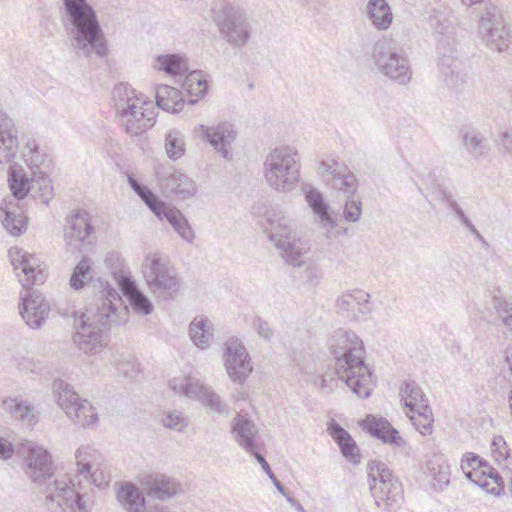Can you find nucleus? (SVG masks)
I'll use <instances>...</instances> for the list:
<instances>
[{
    "mask_svg": "<svg viewBox=\"0 0 512 512\" xmlns=\"http://www.w3.org/2000/svg\"><path fill=\"white\" fill-rule=\"evenodd\" d=\"M17 453L24 458L26 474L42 488L45 506L50 512H86V500L64 478L53 471L50 453L33 441H24Z\"/></svg>",
    "mask_w": 512,
    "mask_h": 512,
    "instance_id": "f257e3e1",
    "label": "nucleus"
},
{
    "mask_svg": "<svg viewBox=\"0 0 512 512\" xmlns=\"http://www.w3.org/2000/svg\"><path fill=\"white\" fill-rule=\"evenodd\" d=\"M101 286L103 290L74 321L73 342L79 350L90 355L101 352L107 345V328L125 323L127 319V307L117 290L107 282Z\"/></svg>",
    "mask_w": 512,
    "mask_h": 512,
    "instance_id": "f03ea898",
    "label": "nucleus"
},
{
    "mask_svg": "<svg viewBox=\"0 0 512 512\" xmlns=\"http://www.w3.org/2000/svg\"><path fill=\"white\" fill-rule=\"evenodd\" d=\"M338 378L359 398H368L374 387L372 373L364 362L362 340L352 331L339 329L329 340Z\"/></svg>",
    "mask_w": 512,
    "mask_h": 512,
    "instance_id": "7ed1b4c3",
    "label": "nucleus"
},
{
    "mask_svg": "<svg viewBox=\"0 0 512 512\" xmlns=\"http://www.w3.org/2000/svg\"><path fill=\"white\" fill-rule=\"evenodd\" d=\"M63 21L78 56L89 58L95 54L102 58L108 54L96 11L87 0H63Z\"/></svg>",
    "mask_w": 512,
    "mask_h": 512,
    "instance_id": "20e7f679",
    "label": "nucleus"
},
{
    "mask_svg": "<svg viewBox=\"0 0 512 512\" xmlns=\"http://www.w3.org/2000/svg\"><path fill=\"white\" fill-rule=\"evenodd\" d=\"M267 221L269 227L266 228V232L275 247L280 250L281 257L292 266H302L310 245L297 233L294 221L280 210L269 213Z\"/></svg>",
    "mask_w": 512,
    "mask_h": 512,
    "instance_id": "39448f33",
    "label": "nucleus"
},
{
    "mask_svg": "<svg viewBox=\"0 0 512 512\" xmlns=\"http://www.w3.org/2000/svg\"><path fill=\"white\" fill-rule=\"evenodd\" d=\"M264 176L268 185L279 192H290L300 181L301 157L290 145L270 150L264 160Z\"/></svg>",
    "mask_w": 512,
    "mask_h": 512,
    "instance_id": "423d86ee",
    "label": "nucleus"
},
{
    "mask_svg": "<svg viewBox=\"0 0 512 512\" xmlns=\"http://www.w3.org/2000/svg\"><path fill=\"white\" fill-rule=\"evenodd\" d=\"M428 22L436 33L446 36V39L438 41L439 69L446 84L450 87L458 88L463 84L464 80L460 75L461 63L454 56L455 51L448 41L453 30L451 12L446 7L434 9L428 17Z\"/></svg>",
    "mask_w": 512,
    "mask_h": 512,
    "instance_id": "0eeeda50",
    "label": "nucleus"
},
{
    "mask_svg": "<svg viewBox=\"0 0 512 512\" xmlns=\"http://www.w3.org/2000/svg\"><path fill=\"white\" fill-rule=\"evenodd\" d=\"M141 269L149 291L155 297L168 300L177 296L182 282L167 257L160 253H149L145 256Z\"/></svg>",
    "mask_w": 512,
    "mask_h": 512,
    "instance_id": "6e6552de",
    "label": "nucleus"
},
{
    "mask_svg": "<svg viewBox=\"0 0 512 512\" xmlns=\"http://www.w3.org/2000/svg\"><path fill=\"white\" fill-rule=\"evenodd\" d=\"M373 63L378 71L399 84L411 80L409 60L403 47L393 39L382 38L373 46Z\"/></svg>",
    "mask_w": 512,
    "mask_h": 512,
    "instance_id": "1a4fd4ad",
    "label": "nucleus"
},
{
    "mask_svg": "<svg viewBox=\"0 0 512 512\" xmlns=\"http://www.w3.org/2000/svg\"><path fill=\"white\" fill-rule=\"evenodd\" d=\"M169 387L179 396L200 402L209 414L228 415L229 413L228 405L221 400L220 396L196 376L175 377L169 381Z\"/></svg>",
    "mask_w": 512,
    "mask_h": 512,
    "instance_id": "9d476101",
    "label": "nucleus"
},
{
    "mask_svg": "<svg viewBox=\"0 0 512 512\" xmlns=\"http://www.w3.org/2000/svg\"><path fill=\"white\" fill-rule=\"evenodd\" d=\"M52 391L59 407L75 424L90 427L97 423L98 414L95 408L88 400L81 399L69 383L56 379L53 381Z\"/></svg>",
    "mask_w": 512,
    "mask_h": 512,
    "instance_id": "9b49d317",
    "label": "nucleus"
},
{
    "mask_svg": "<svg viewBox=\"0 0 512 512\" xmlns=\"http://www.w3.org/2000/svg\"><path fill=\"white\" fill-rule=\"evenodd\" d=\"M368 476L370 490L378 507L383 503L388 510L397 506L403 499L401 483L395 479L385 463L371 461Z\"/></svg>",
    "mask_w": 512,
    "mask_h": 512,
    "instance_id": "f8f14e48",
    "label": "nucleus"
},
{
    "mask_svg": "<svg viewBox=\"0 0 512 512\" xmlns=\"http://www.w3.org/2000/svg\"><path fill=\"white\" fill-rule=\"evenodd\" d=\"M478 35L491 49L502 52L508 48L509 29L501 12L494 6L487 7L478 22Z\"/></svg>",
    "mask_w": 512,
    "mask_h": 512,
    "instance_id": "ddd939ff",
    "label": "nucleus"
},
{
    "mask_svg": "<svg viewBox=\"0 0 512 512\" xmlns=\"http://www.w3.org/2000/svg\"><path fill=\"white\" fill-rule=\"evenodd\" d=\"M223 360L228 376L235 383H244L253 371L246 347L238 338L231 337L227 340Z\"/></svg>",
    "mask_w": 512,
    "mask_h": 512,
    "instance_id": "4468645a",
    "label": "nucleus"
},
{
    "mask_svg": "<svg viewBox=\"0 0 512 512\" xmlns=\"http://www.w3.org/2000/svg\"><path fill=\"white\" fill-rule=\"evenodd\" d=\"M318 171L326 184L337 193L350 197L358 190V180L354 173L335 159L322 160Z\"/></svg>",
    "mask_w": 512,
    "mask_h": 512,
    "instance_id": "2eb2a0df",
    "label": "nucleus"
},
{
    "mask_svg": "<svg viewBox=\"0 0 512 512\" xmlns=\"http://www.w3.org/2000/svg\"><path fill=\"white\" fill-rule=\"evenodd\" d=\"M9 256L23 287L29 288L45 281L47 276L45 267H42V263L37 256L19 247L11 248Z\"/></svg>",
    "mask_w": 512,
    "mask_h": 512,
    "instance_id": "dca6fc26",
    "label": "nucleus"
},
{
    "mask_svg": "<svg viewBox=\"0 0 512 512\" xmlns=\"http://www.w3.org/2000/svg\"><path fill=\"white\" fill-rule=\"evenodd\" d=\"M305 200L313 211L315 223L324 231L327 239L332 240L348 234L349 228L338 229L337 221L330 214V206L319 190L309 188L305 191Z\"/></svg>",
    "mask_w": 512,
    "mask_h": 512,
    "instance_id": "f3484780",
    "label": "nucleus"
},
{
    "mask_svg": "<svg viewBox=\"0 0 512 512\" xmlns=\"http://www.w3.org/2000/svg\"><path fill=\"white\" fill-rule=\"evenodd\" d=\"M220 32L233 46L244 45L249 37L247 22L243 13L234 6L225 5L216 18Z\"/></svg>",
    "mask_w": 512,
    "mask_h": 512,
    "instance_id": "a211bd4d",
    "label": "nucleus"
},
{
    "mask_svg": "<svg viewBox=\"0 0 512 512\" xmlns=\"http://www.w3.org/2000/svg\"><path fill=\"white\" fill-rule=\"evenodd\" d=\"M198 133L222 158H233L232 145L237 138V131L231 123L222 122L214 126L201 124Z\"/></svg>",
    "mask_w": 512,
    "mask_h": 512,
    "instance_id": "6ab92c4d",
    "label": "nucleus"
},
{
    "mask_svg": "<svg viewBox=\"0 0 512 512\" xmlns=\"http://www.w3.org/2000/svg\"><path fill=\"white\" fill-rule=\"evenodd\" d=\"M21 299L22 303L19 309L25 323L32 329L41 328L50 312L49 302L41 294L35 292H26Z\"/></svg>",
    "mask_w": 512,
    "mask_h": 512,
    "instance_id": "aec40b11",
    "label": "nucleus"
},
{
    "mask_svg": "<svg viewBox=\"0 0 512 512\" xmlns=\"http://www.w3.org/2000/svg\"><path fill=\"white\" fill-rule=\"evenodd\" d=\"M370 294L362 289H354L343 293L337 299L338 308L355 321L366 320L372 308L369 303Z\"/></svg>",
    "mask_w": 512,
    "mask_h": 512,
    "instance_id": "412c9836",
    "label": "nucleus"
},
{
    "mask_svg": "<svg viewBox=\"0 0 512 512\" xmlns=\"http://www.w3.org/2000/svg\"><path fill=\"white\" fill-rule=\"evenodd\" d=\"M113 100L119 122L128 118L131 113H136V109L143 108V105H149L143 94L137 93L134 88L124 83L114 87Z\"/></svg>",
    "mask_w": 512,
    "mask_h": 512,
    "instance_id": "4be33fe9",
    "label": "nucleus"
},
{
    "mask_svg": "<svg viewBox=\"0 0 512 512\" xmlns=\"http://www.w3.org/2000/svg\"><path fill=\"white\" fill-rule=\"evenodd\" d=\"M139 483L148 497L160 501L168 500L181 491L176 480L162 474L144 475Z\"/></svg>",
    "mask_w": 512,
    "mask_h": 512,
    "instance_id": "5701e85b",
    "label": "nucleus"
},
{
    "mask_svg": "<svg viewBox=\"0 0 512 512\" xmlns=\"http://www.w3.org/2000/svg\"><path fill=\"white\" fill-rule=\"evenodd\" d=\"M93 230L89 214L85 210H76L66 219L64 236L70 247L78 249Z\"/></svg>",
    "mask_w": 512,
    "mask_h": 512,
    "instance_id": "b1692460",
    "label": "nucleus"
},
{
    "mask_svg": "<svg viewBox=\"0 0 512 512\" xmlns=\"http://www.w3.org/2000/svg\"><path fill=\"white\" fill-rule=\"evenodd\" d=\"M19 150L18 130L14 120L0 110V164L11 162Z\"/></svg>",
    "mask_w": 512,
    "mask_h": 512,
    "instance_id": "393cba45",
    "label": "nucleus"
},
{
    "mask_svg": "<svg viewBox=\"0 0 512 512\" xmlns=\"http://www.w3.org/2000/svg\"><path fill=\"white\" fill-rule=\"evenodd\" d=\"M231 432L235 442L247 453L252 454L258 450L259 431L252 420L238 414L231 422Z\"/></svg>",
    "mask_w": 512,
    "mask_h": 512,
    "instance_id": "a878e982",
    "label": "nucleus"
},
{
    "mask_svg": "<svg viewBox=\"0 0 512 512\" xmlns=\"http://www.w3.org/2000/svg\"><path fill=\"white\" fill-rule=\"evenodd\" d=\"M159 184L167 196L186 199L192 197L196 192L192 179L175 170L166 175H159Z\"/></svg>",
    "mask_w": 512,
    "mask_h": 512,
    "instance_id": "bb28decb",
    "label": "nucleus"
},
{
    "mask_svg": "<svg viewBox=\"0 0 512 512\" xmlns=\"http://www.w3.org/2000/svg\"><path fill=\"white\" fill-rule=\"evenodd\" d=\"M0 220L12 236H20L27 230L26 216L13 199L4 198L0 204Z\"/></svg>",
    "mask_w": 512,
    "mask_h": 512,
    "instance_id": "cd10ccee",
    "label": "nucleus"
},
{
    "mask_svg": "<svg viewBox=\"0 0 512 512\" xmlns=\"http://www.w3.org/2000/svg\"><path fill=\"white\" fill-rule=\"evenodd\" d=\"M135 112L119 122L124 131L130 136L141 135L152 128L157 116L156 108L153 107L151 102H149V105H143V108L136 109Z\"/></svg>",
    "mask_w": 512,
    "mask_h": 512,
    "instance_id": "c85d7f7f",
    "label": "nucleus"
},
{
    "mask_svg": "<svg viewBox=\"0 0 512 512\" xmlns=\"http://www.w3.org/2000/svg\"><path fill=\"white\" fill-rule=\"evenodd\" d=\"M118 286L128 299L133 310L140 315H149L153 311L150 299L138 288L130 275H121Z\"/></svg>",
    "mask_w": 512,
    "mask_h": 512,
    "instance_id": "c756f323",
    "label": "nucleus"
},
{
    "mask_svg": "<svg viewBox=\"0 0 512 512\" xmlns=\"http://www.w3.org/2000/svg\"><path fill=\"white\" fill-rule=\"evenodd\" d=\"M158 219L166 220L177 232V234L188 243L194 240V231L191 228L188 220L184 215L174 206L162 202V206L153 212Z\"/></svg>",
    "mask_w": 512,
    "mask_h": 512,
    "instance_id": "7c9ffc66",
    "label": "nucleus"
},
{
    "mask_svg": "<svg viewBox=\"0 0 512 512\" xmlns=\"http://www.w3.org/2000/svg\"><path fill=\"white\" fill-rule=\"evenodd\" d=\"M158 219L166 220L177 232V234L188 243L194 240V231L191 228L188 220L184 215L174 206L162 202V206L153 212Z\"/></svg>",
    "mask_w": 512,
    "mask_h": 512,
    "instance_id": "2f4dec72",
    "label": "nucleus"
},
{
    "mask_svg": "<svg viewBox=\"0 0 512 512\" xmlns=\"http://www.w3.org/2000/svg\"><path fill=\"white\" fill-rule=\"evenodd\" d=\"M363 430L372 436L382 440L384 443L400 446L402 438L397 429L392 427L388 420L383 417L368 415L361 423Z\"/></svg>",
    "mask_w": 512,
    "mask_h": 512,
    "instance_id": "473e14b6",
    "label": "nucleus"
},
{
    "mask_svg": "<svg viewBox=\"0 0 512 512\" xmlns=\"http://www.w3.org/2000/svg\"><path fill=\"white\" fill-rule=\"evenodd\" d=\"M116 498L127 512H144L146 509L145 496L136 485L130 482L120 484Z\"/></svg>",
    "mask_w": 512,
    "mask_h": 512,
    "instance_id": "72a5a7b5",
    "label": "nucleus"
},
{
    "mask_svg": "<svg viewBox=\"0 0 512 512\" xmlns=\"http://www.w3.org/2000/svg\"><path fill=\"white\" fill-rule=\"evenodd\" d=\"M440 200L462 226H464L473 236H475L476 239L484 242L483 236L469 219V217L465 214V211L450 190L441 189Z\"/></svg>",
    "mask_w": 512,
    "mask_h": 512,
    "instance_id": "f704fd0d",
    "label": "nucleus"
},
{
    "mask_svg": "<svg viewBox=\"0 0 512 512\" xmlns=\"http://www.w3.org/2000/svg\"><path fill=\"white\" fill-rule=\"evenodd\" d=\"M366 12L369 21L377 30H387L393 22V13L386 0H369Z\"/></svg>",
    "mask_w": 512,
    "mask_h": 512,
    "instance_id": "c9c22d12",
    "label": "nucleus"
},
{
    "mask_svg": "<svg viewBox=\"0 0 512 512\" xmlns=\"http://www.w3.org/2000/svg\"><path fill=\"white\" fill-rule=\"evenodd\" d=\"M7 181L12 196L16 200H23L32 191L31 178L19 164L15 163L9 167Z\"/></svg>",
    "mask_w": 512,
    "mask_h": 512,
    "instance_id": "e433bc0d",
    "label": "nucleus"
},
{
    "mask_svg": "<svg viewBox=\"0 0 512 512\" xmlns=\"http://www.w3.org/2000/svg\"><path fill=\"white\" fill-rule=\"evenodd\" d=\"M189 335L198 348H208L213 337L212 322L204 316L195 317L189 325Z\"/></svg>",
    "mask_w": 512,
    "mask_h": 512,
    "instance_id": "4c0bfd02",
    "label": "nucleus"
},
{
    "mask_svg": "<svg viewBox=\"0 0 512 512\" xmlns=\"http://www.w3.org/2000/svg\"><path fill=\"white\" fill-rule=\"evenodd\" d=\"M156 105L164 111L177 113L182 110L184 101L178 89L168 85H159L156 88Z\"/></svg>",
    "mask_w": 512,
    "mask_h": 512,
    "instance_id": "58836bf2",
    "label": "nucleus"
},
{
    "mask_svg": "<svg viewBox=\"0 0 512 512\" xmlns=\"http://www.w3.org/2000/svg\"><path fill=\"white\" fill-rule=\"evenodd\" d=\"M329 434L334 441L339 445L340 450L344 457L349 458L354 463H357V446L350 434L338 423H331L328 428Z\"/></svg>",
    "mask_w": 512,
    "mask_h": 512,
    "instance_id": "ea45409f",
    "label": "nucleus"
},
{
    "mask_svg": "<svg viewBox=\"0 0 512 512\" xmlns=\"http://www.w3.org/2000/svg\"><path fill=\"white\" fill-rule=\"evenodd\" d=\"M474 483L493 495H500L504 490L502 476L489 464L488 466H484L482 474L475 478Z\"/></svg>",
    "mask_w": 512,
    "mask_h": 512,
    "instance_id": "a19ab883",
    "label": "nucleus"
},
{
    "mask_svg": "<svg viewBox=\"0 0 512 512\" xmlns=\"http://www.w3.org/2000/svg\"><path fill=\"white\" fill-rule=\"evenodd\" d=\"M2 406L3 410L8 412L14 419L27 423H31L34 419V407L26 401L7 398L3 401Z\"/></svg>",
    "mask_w": 512,
    "mask_h": 512,
    "instance_id": "79ce46f5",
    "label": "nucleus"
},
{
    "mask_svg": "<svg viewBox=\"0 0 512 512\" xmlns=\"http://www.w3.org/2000/svg\"><path fill=\"white\" fill-rule=\"evenodd\" d=\"M463 144L473 158L484 156L489 151L485 136L475 130L467 131L463 135Z\"/></svg>",
    "mask_w": 512,
    "mask_h": 512,
    "instance_id": "37998d69",
    "label": "nucleus"
},
{
    "mask_svg": "<svg viewBox=\"0 0 512 512\" xmlns=\"http://www.w3.org/2000/svg\"><path fill=\"white\" fill-rule=\"evenodd\" d=\"M484 466H488V463L473 452H466L461 458V470L465 477L472 482H475V478L482 474Z\"/></svg>",
    "mask_w": 512,
    "mask_h": 512,
    "instance_id": "c03bdc74",
    "label": "nucleus"
},
{
    "mask_svg": "<svg viewBox=\"0 0 512 512\" xmlns=\"http://www.w3.org/2000/svg\"><path fill=\"white\" fill-rule=\"evenodd\" d=\"M156 66L171 75H182L188 70L186 61L175 54L159 55L156 58Z\"/></svg>",
    "mask_w": 512,
    "mask_h": 512,
    "instance_id": "a18cd8bd",
    "label": "nucleus"
},
{
    "mask_svg": "<svg viewBox=\"0 0 512 512\" xmlns=\"http://www.w3.org/2000/svg\"><path fill=\"white\" fill-rule=\"evenodd\" d=\"M165 151L172 160L181 158L185 153V140L183 134L176 129L170 130L165 136Z\"/></svg>",
    "mask_w": 512,
    "mask_h": 512,
    "instance_id": "49530a36",
    "label": "nucleus"
},
{
    "mask_svg": "<svg viewBox=\"0 0 512 512\" xmlns=\"http://www.w3.org/2000/svg\"><path fill=\"white\" fill-rule=\"evenodd\" d=\"M400 395L409 399L405 401V406L410 410H414L417 405L428 400L422 389L414 381H404L400 386Z\"/></svg>",
    "mask_w": 512,
    "mask_h": 512,
    "instance_id": "de8ad7c7",
    "label": "nucleus"
},
{
    "mask_svg": "<svg viewBox=\"0 0 512 512\" xmlns=\"http://www.w3.org/2000/svg\"><path fill=\"white\" fill-rule=\"evenodd\" d=\"M128 183L152 212L162 206L163 201L160 200L147 186L139 183L134 177L128 176Z\"/></svg>",
    "mask_w": 512,
    "mask_h": 512,
    "instance_id": "09e8293b",
    "label": "nucleus"
},
{
    "mask_svg": "<svg viewBox=\"0 0 512 512\" xmlns=\"http://www.w3.org/2000/svg\"><path fill=\"white\" fill-rule=\"evenodd\" d=\"M491 306L496 311L501 324L510 332H512V302L505 300L503 297L494 295L491 299Z\"/></svg>",
    "mask_w": 512,
    "mask_h": 512,
    "instance_id": "8fccbe9b",
    "label": "nucleus"
},
{
    "mask_svg": "<svg viewBox=\"0 0 512 512\" xmlns=\"http://www.w3.org/2000/svg\"><path fill=\"white\" fill-rule=\"evenodd\" d=\"M96 451L90 446L79 447L75 452L77 470L84 479H88L92 470L91 462L95 458Z\"/></svg>",
    "mask_w": 512,
    "mask_h": 512,
    "instance_id": "3c124183",
    "label": "nucleus"
},
{
    "mask_svg": "<svg viewBox=\"0 0 512 512\" xmlns=\"http://www.w3.org/2000/svg\"><path fill=\"white\" fill-rule=\"evenodd\" d=\"M32 191L36 190L42 202L48 204L49 199L52 195V184L49 177L43 171H33L31 177Z\"/></svg>",
    "mask_w": 512,
    "mask_h": 512,
    "instance_id": "603ef678",
    "label": "nucleus"
},
{
    "mask_svg": "<svg viewBox=\"0 0 512 512\" xmlns=\"http://www.w3.org/2000/svg\"><path fill=\"white\" fill-rule=\"evenodd\" d=\"M183 88L191 95L202 97L207 93L208 82L202 78L200 71L195 70L186 76Z\"/></svg>",
    "mask_w": 512,
    "mask_h": 512,
    "instance_id": "864d4df0",
    "label": "nucleus"
},
{
    "mask_svg": "<svg viewBox=\"0 0 512 512\" xmlns=\"http://www.w3.org/2000/svg\"><path fill=\"white\" fill-rule=\"evenodd\" d=\"M22 154L25 163L31 168L32 172L42 171L40 166L45 162V155L39 151V147L34 141L26 143Z\"/></svg>",
    "mask_w": 512,
    "mask_h": 512,
    "instance_id": "5fc2aeb1",
    "label": "nucleus"
},
{
    "mask_svg": "<svg viewBox=\"0 0 512 512\" xmlns=\"http://www.w3.org/2000/svg\"><path fill=\"white\" fill-rule=\"evenodd\" d=\"M161 423L165 428L182 432L188 426L189 421L183 412L178 410H169L164 412L162 415Z\"/></svg>",
    "mask_w": 512,
    "mask_h": 512,
    "instance_id": "6e6d98bb",
    "label": "nucleus"
},
{
    "mask_svg": "<svg viewBox=\"0 0 512 512\" xmlns=\"http://www.w3.org/2000/svg\"><path fill=\"white\" fill-rule=\"evenodd\" d=\"M91 266L88 259H82L74 268L70 278V286L74 290L84 287L86 281L90 277Z\"/></svg>",
    "mask_w": 512,
    "mask_h": 512,
    "instance_id": "4d7b16f0",
    "label": "nucleus"
},
{
    "mask_svg": "<svg viewBox=\"0 0 512 512\" xmlns=\"http://www.w3.org/2000/svg\"><path fill=\"white\" fill-rule=\"evenodd\" d=\"M491 453L494 460L498 462L499 465H503L504 468H508L512 464L509 448L502 436L494 437L491 444Z\"/></svg>",
    "mask_w": 512,
    "mask_h": 512,
    "instance_id": "13d9d810",
    "label": "nucleus"
},
{
    "mask_svg": "<svg viewBox=\"0 0 512 512\" xmlns=\"http://www.w3.org/2000/svg\"><path fill=\"white\" fill-rule=\"evenodd\" d=\"M362 215V201L359 197H347L343 207V218L347 222L356 223Z\"/></svg>",
    "mask_w": 512,
    "mask_h": 512,
    "instance_id": "bf43d9fd",
    "label": "nucleus"
},
{
    "mask_svg": "<svg viewBox=\"0 0 512 512\" xmlns=\"http://www.w3.org/2000/svg\"><path fill=\"white\" fill-rule=\"evenodd\" d=\"M433 480L439 485L440 489L450 483V469L446 463L439 464L437 468H432Z\"/></svg>",
    "mask_w": 512,
    "mask_h": 512,
    "instance_id": "052dcab7",
    "label": "nucleus"
},
{
    "mask_svg": "<svg viewBox=\"0 0 512 512\" xmlns=\"http://www.w3.org/2000/svg\"><path fill=\"white\" fill-rule=\"evenodd\" d=\"M105 263L107 266L112 268V273L115 276L116 281L118 282V278L121 275H125L123 270L121 269V257L116 252L109 253L105 258Z\"/></svg>",
    "mask_w": 512,
    "mask_h": 512,
    "instance_id": "680f3d73",
    "label": "nucleus"
},
{
    "mask_svg": "<svg viewBox=\"0 0 512 512\" xmlns=\"http://www.w3.org/2000/svg\"><path fill=\"white\" fill-rule=\"evenodd\" d=\"M254 328L256 329L258 335L265 340H271L273 337V330L269 323L261 318H257L254 323Z\"/></svg>",
    "mask_w": 512,
    "mask_h": 512,
    "instance_id": "e2e57ef3",
    "label": "nucleus"
},
{
    "mask_svg": "<svg viewBox=\"0 0 512 512\" xmlns=\"http://www.w3.org/2000/svg\"><path fill=\"white\" fill-rule=\"evenodd\" d=\"M85 480L89 484H94L95 486L101 488V487H105L108 485L109 476L105 475L104 472H102V471L94 470L92 472V470H91L88 479H85Z\"/></svg>",
    "mask_w": 512,
    "mask_h": 512,
    "instance_id": "0e129e2a",
    "label": "nucleus"
},
{
    "mask_svg": "<svg viewBox=\"0 0 512 512\" xmlns=\"http://www.w3.org/2000/svg\"><path fill=\"white\" fill-rule=\"evenodd\" d=\"M306 282L312 286H317L322 278V271L316 266H309L304 272Z\"/></svg>",
    "mask_w": 512,
    "mask_h": 512,
    "instance_id": "69168bd1",
    "label": "nucleus"
},
{
    "mask_svg": "<svg viewBox=\"0 0 512 512\" xmlns=\"http://www.w3.org/2000/svg\"><path fill=\"white\" fill-rule=\"evenodd\" d=\"M411 411L412 412H416L417 416L422 417L423 419L426 418V425L427 426L429 425V423H433L434 422L432 409H431V407L428 404V400H426L425 402L417 405L416 408L414 410H411Z\"/></svg>",
    "mask_w": 512,
    "mask_h": 512,
    "instance_id": "338daca9",
    "label": "nucleus"
},
{
    "mask_svg": "<svg viewBox=\"0 0 512 512\" xmlns=\"http://www.w3.org/2000/svg\"><path fill=\"white\" fill-rule=\"evenodd\" d=\"M410 420L413 424V426L423 435H430L432 433L433 429V423H429V425H426V418L423 419L419 416H410Z\"/></svg>",
    "mask_w": 512,
    "mask_h": 512,
    "instance_id": "774afa93",
    "label": "nucleus"
}]
</instances>
